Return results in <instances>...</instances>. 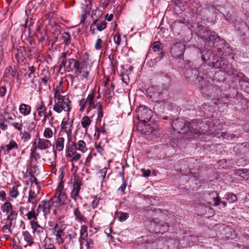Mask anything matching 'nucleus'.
<instances>
[{
  "label": "nucleus",
  "mask_w": 249,
  "mask_h": 249,
  "mask_svg": "<svg viewBox=\"0 0 249 249\" xmlns=\"http://www.w3.org/2000/svg\"><path fill=\"white\" fill-rule=\"evenodd\" d=\"M219 120L213 121L206 120L200 123L196 120H193L192 122H186L184 120L178 119L172 122V125L175 131L178 133H186L191 132L198 134H212L220 130L221 127L217 126L219 124Z\"/></svg>",
  "instance_id": "obj_1"
},
{
  "label": "nucleus",
  "mask_w": 249,
  "mask_h": 249,
  "mask_svg": "<svg viewBox=\"0 0 249 249\" xmlns=\"http://www.w3.org/2000/svg\"><path fill=\"white\" fill-rule=\"evenodd\" d=\"M196 30L197 36L204 41L205 46L212 48L214 47L215 42L219 39L215 32L202 25L197 26Z\"/></svg>",
  "instance_id": "obj_2"
},
{
  "label": "nucleus",
  "mask_w": 249,
  "mask_h": 249,
  "mask_svg": "<svg viewBox=\"0 0 249 249\" xmlns=\"http://www.w3.org/2000/svg\"><path fill=\"white\" fill-rule=\"evenodd\" d=\"M202 68L200 67L198 69L193 68L190 66V63L186 64L184 68V73L185 76L187 80L192 79L193 80H197L199 84L207 77L206 75L205 77L204 72L202 71Z\"/></svg>",
  "instance_id": "obj_3"
},
{
  "label": "nucleus",
  "mask_w": 249,
  "mask_h": 249,
  "mask_svg": "<svg viewBox=\"0 0 249 249\" xmlns=\"http://www.w3.org/2000/svg\"><path fill=\"white\" fill-rule=\"evenodd\" d=\"M58 198L56 196H53L49 200H42L38 205V209L41 210L44 216L50 213L51 210L53 208H58L64 204L63 203L64 196Z\"/></svg>",
  "instance_id": "obj_4"
},
{
  "label": "nucleus",
  "mask_w": 249,
  "mask_h": 249,
  "mask_svg": "<svg viewBox=\"0 0 249 249\" xmlns=\"http://www.w3.org/2000/svg\"><path fill=\"white\" fill-rule=\"evenodd\" d=\"M205 78L200 84L202 93L213 99H218L221 94V90L217 86L210 84L209 80Z\"/></svg>",
  "instance_id": "obj_5"
},
{
  "label": "nucleus",
  "mask_w": 249,
  "mask_h": 249,
  "mask_svg": "<svg viewBox=\"0 0 249 249\" xmlns=\"http://www.w3.org/2000/svg\"><path fill=\"white\" fill-rule=\"evenodd\" d=\"M159 75L161 78V80L162 82V86L164 87V89H159L157 87H152V89L156 90V91L153 93L154 96L159 97L160 96V97L162 98V94L165 93V92L167 93L166 89L168 88L171 85V77L168 74L165 73L162 71L160 72Z\"/></svg>",
  "instance_id": "obj_6"
},
{
  "label": "nucleus",
  "mask_w": 249,
  "mask_h": 249,
  "mask_svg": "<svg viewBox=\"0 0 249 249\" xmlns=\"http://www.w3.org/2000/svg\"><path fill=\"white\" fill-rule=\"evenodd\" d=\"M95 92H92L89 94L86 99L83 98L79 101L80 108L79 111L82 112L85 110L86 107L87 106V114H88L96 106V102H98L94 99Z\"/></svg>",
  "instance_id": "obj_7"
},
{
  "label": "nucleus",
  "mask_w": 249,
  "mask_h": 249,
  "mask_svg": "<svg viewBox=\"0 0 249 249\" xmlns=\"http://www.w3.org/2000/svg\"><path fill=\"white\" fill-rule=\"evenodd\" d=\"M41 3H38L37 0H34L33 1L29 2L26 6L25 9V14L28 17V18H27L25 22V28H26L27 27H28V30L29 31L31 30V27L33 24L34 21H32V20L30 19V23L29 25H28V23L29 22V19L31 18L32 15L36 12V9L38 8L39 5Z\"/></svg>",
  "instance_id": "obj_8"
},
{
  "label": "nucleus",
  "mask_w": 249,
  "mask_h": 249,
  "mask_svg": "<svg viewBox=\"0 0 249 249\" xmlns=\"http://www.w3.org/2000/svg\"><path fill=\"white\" fill-rule=\"evenodd\" d=\"M1 210L5 213L6 217L3 220H16L18 216V212L13 208L12 204L9 202H5L1 206Z\"/></svg>",
  "instance_id": "obj_9"
},
{
  "label": "nucleus",
  "mask_w": 249,
  "mask_h": 249,
  "mask_svg": "<svg viewBox=\"0 0 249 249\" xmlns=\"http://www.w3.org/2000/svg\"><path fill=\"white\" fill-rule=\"evenodd\" d=\"M138 118L140 121L147 123L152 118L153 112L145 106H140L137 108Z\"/></svg>",
  "instance_id": "obj_10"
},
{
  "label": "nucleus",
  "mask_w": 249,
  "mask_h": 249,
  "mask_svg": "<svg viewBox=\"0 0 249 249\" xmlns=\"http://www.w3.org/2000/svg\"><path fill=\"white\" fill-rule=\"evenodd\" d=\"M185 50V46L181 42H178L172 45L170 53L173 57L181 59L183 57Z\"/></svg>",
  "instance_id": "obj_11"
},
{
  "label": "nucleus",
  "mask_w": 249,
  "mask_h": 249,
  "mask_svg": "<svg viewBox=\"0 0 249 249\" xmlns=\"http://www.w3.org/2000/svg\"><path fill=\"white\" fill-rule=\"evenodd\" d=\"M12 50L16 59L18 62L22 61L25 58L27 51L24 47L14 44L13 45Z\"/></svg>",
  "instance_id": "obj_12"
},
{
  "label": "nucleus",
  "mask_w": 249,
  "mask_h": 249,
  "mask_svg": "<svg viewBox=\"0 0 249 249\" xmlns=\"http://www.w3.org/2000/svg\"><path fill=\"white\" fill-rule=\"evenodd\" d=\"M34 144L36 145L35 147L41 150L47 149L52 146L50 141L45 138H40L38 134L36 136Z\"/></svg>",
  "instance_id": "obj_13"
},
{
  "label": "nucleus",
  "mask_w": 249,
  "mask_h": 249,
  "mask_svg": "<svg viewBox=\"0 0 249 249\" xmlns=\"http://www.w3.org/2000/svg\"><path fill=\"white\" fill-rule=\"evenodd\" d=\"M53 234L56 237V240L59 244L63 243L64 240L62 237L64 235L65 232L63 228V225L60 223H56L53 229Z\"/></svg>",
  "instance_id": "obj_14"
},
{
  "label": "nucleus",
  "mask_w": 249,
  "mask_h": 249,
  "mask_svg": "<svg viewBox=\"0 0 249 249\" xmlns=\"http://www.w3.org/2000/svg\"><path fill=\"white\" fill-rule=\"evenodd\" d=\"M199 51L201 54V59L204 62H208V63L215 60L218 58L216 57V55H214L211 50L205 49L203 51L199 50Z\"/></svg>",
  "instance_id": "obj_15"
},
{
  "label": "nucleus",
  "mask_w": 249,
  "mask_h": 249,
  "mask_svg": "<svg viewBox=\"0 0 249 249\" xmlns=\"http://www.w3.org/2000/svg\"><path fill=\"white\" fill-rule=\"evenodd\" d=\"M89 54L88 53H85L80 59L81 66L85 71V74L86 76L89 77V71H90V68L88 67V63L89 61Z\"/></svg>",
  "instance_id": "obj_16"
},
{
  "label": "nucleus",
  "mask_w": 249,
  "mask_h": 249,
  "mask_svg": "<svg viewBox=\"0 0 249 249\" xmlns=\"http://www.w3.org/2000/svg\"><path fill=\"white\" fill-rule=\"evenodd\" d=\"M81 66L79 61L77 59H75L72 65V71H74V74L76 75H80L82 79H87L88 77L86 76L85 71Z\"/></svg>",
  "instance_id": "obj_17"
},
{
  "label": "nucleus",
  "mask_w": 249,
  "mask_h": 249,
  "mask_svg": "<svg viewBox=\"0 0 249 249\" xmlns=\"http://www.w3.org/2000/svg\"><path fill=\"white\" fill-rule=\"evenodd\" d=\"M81 66L79 61L77 59H75L72 65V71H74V74L76 75H80L82 79H87L88 77L86 76L85 71Z\"/></svg>",
  "instance_id": "obj_18"
},
{
  "label": "nucleus",
  "mask_w": 249,
  "mask_h": 249,
  "mask_svg": "<svg viewBox=\"0 0 249 249\" xmlns=\"http://www.w3.org/2000/svg\"><path fill=\"white\" fill-rule=\"evenodd\" d=\"M58 102H59L62 107L63 108V110L67 111V115L69 116V111L71 109V101L69 98L66 97L65 96H59L58 99Z\"/></svg>",
  "instance_id": "obj_19"
},
{
  "label": "nucleus",
  "mask_w": 249,
  "mask_h": 249,
  "mask_svg": "<svg viewBox=\"0 0 249 249\" xmlns=\"http://www.w3.org/2000/svg\"><path fill=\"white\" fill-rule=\"evenodd\" d=\"M81 185V181L78 179L75 180L73 183V189L71 191V196L75 202H76L77 197L79 196Z\"/></svg>",
  "instance_id": "obj_20"
},
{
  "label": "nucleus",
  "mask_w": 249,
  "mask_h": 249,
  "mask_svg": "<svg viewBox=\"0 0 249 249\" xmlns=\"http://www.w3.org/2000/svg\"><path fill=\"white\" fill-rule=\"evenodd\" d=\"M64 196V200H63V203L65 204L66 200L67 199V196L64 190L63 183L61 181L57 187L56 190V193L53 196H56L58 198H62L61 197Z\"/></svg>",
  "instance_id": "obj_21"
},
{
  "label": "nucleus",
  "mask_w": 249,
  "mask_h": 249,
  "mask_svg": "<svg viewBox=\"0 0 249 249\" xmlns=\"http://www.w3.org/2000/svg\"><path fill=\"white\" fill-rule=\"evenodd\" d=\"M208 65L215 69H221L224 71H227L226 68L225 67V62L221 58L217 60H213L207 63Z\"/></svg>",
  "instance_id": "obj_22"
},
{
  "label": "nucleus",
  "mask_w": 249,
  "mask_h": 249,
  "mask_svg": "<svg viewBox=\"0 0 249 249\" xmlns=\"http://www.w3.org/2000/svg\"><path fill=\"white\" fill-rule=\"evenodd\" d=\"M71 142V148H73L75 150H78L83 152H85L87 150V144L83 140H79L77 142Z\"/></svg>",
  "instance_id": "obj_23"
},
{
  "label": "nucleus",
  "mask_w": 249,
  "mask_h": 249,
  "mask_svg": "<svg viewBox=\"0 0 249 249\" xmlns=\"http://www.w3.org/2000/svg\"><path fill=\"white\" fill-rule=\"evenodd\" d=\"M73 214L75 216V220L76 221L81 223L87 222V219L81 213L78 206L74 209Z\"/></svg>",
  "instance_id": "obj_24"
},
{
  "label": "nucleus",
  "mask_w": 249,
  "mask_h": 249,
  "mask_svg": "<svg viewBox=\"0 0 249 249\" xmlns=\"http://www.w3.org/2000/svg\"><path fill=\"white\" fill-rule=\"evenodd\" d=\"M30 223L34 232H36L39 236L43 233V228L38 224L36 220H33L31 221Z\"/></svg>",
  "instance_id": "obj_25"
},
{
  "label": "nucleus",
  "mask_w": 249,
  "mask_h": 249,
  "mask_svg": "<svg viewBox=\"0 0 249 249\" xmlns=\"http://www.w3.org/2000/svg\"><path fill=\"white\" fill-rule=\"evenodd\" d=\"M13 221H6V222L1 227V230L4 233V236L7 239L10 234H12L11 227Z\"/></svg>",
  "instance_id": "obj_26"
},
{
  "label": "nucleus",
  "mask_w": 249,
  "mask_h": 249,
  "mask_svg": "<svg viewBox=\"0 0 249 249\" xmlns=\"http://www.w3.org/2000/svg\"><path fill=\"white\" fill-rule=\"evenodd\" d=\"M206 197L212 199L214 201V205L218 206L220 204L221 199L218 196V193L215 191L209 192L207 194Z\"/></svg>",
  "instance_id": "obj_27"
},
{
  "label": "nucleus",
  "mask_w": 249,
  "mask_h": 249,
  "mask_svg": "<svg viewBox=\"0 0 249 249\" xmlns=\"http://www.w3.org/2000/svg\"><path fill=\"white\" fill-rule=\"evenodd\" d=\"M43 249H56L51 238L46 236L41 243Z\"/></svg>",
  "instance_id": "obj_28"
},
{
  "label": "nucleus",
  "mask_w": 249,
  "mask_h": 249,
  "mask_svg": "<svg viewBox=\"0 0 249 249\" xmlns=\"http://www.w3.org/2000/svg\"><path fill=\"white\" fill-rule=\"evenodd\" d=\"M72 121L71 122V124H70L69 125H65L63 127H61V131H63L65 132L67 135L68 141L69 142V144H70V142L71 141L72 138Z\"/></svg>",
  "instance_id": "obj_29"
},
{
  "label": "nucleus",
  "mask_w": 249,
  "mask_h": 249,
  "mask_svg": "<svg viewBox=\"0 0 249 249\" xmlns=\"http://www.w3.org/2000/svg\"><path fill=\"white\" fill-rule=\"evenodd\" d=\"M18 145L14 140H10L9 143L5 145L4 148L1 146V149H5L7 153H9L11 150L14 149H18Z\"/></svg>",
  "instance_id": "obj_30"
},
{
  "label": "nucleus",
  "mask_w": 249,
  "mask_h": 249,
  "mask_svg": "<svg viewBox=\"0 0 249 249\" xmlns=\"http://www.w3.org/2000/svg\"><path fill=\"white\" fill-rule=\"evenodd\" d=\"M37 194L35 191L30 190L29 192V196L28 198V202L31 203L33 206L36 207L37 203Z\"/></svg>",
  "instance_id": "obj_31"
},
{
  "label": "nucleus",
  "mask_w": 249,
  "mask_h": 249,
  "mask_svg": "<svg viewBox=\"0 0 249 249\" xmlns=\"http://www.w3.org/2000/svg\"><path fill=\"white\" fill-rule=\"evenodd\" d=\"M71 54V53H70L69 51L64 52L60 53L58 57V59L61 61V63L60 64V67L61 68L62 67V66L65 63V62H66L68 59L70 58Z\"/></svg>",
  "instance_id": "obj_32"
},
{
  "label": "nucleus",
  "mask_w": 249,
  "mask_h": 249,
  "mask_svg": "<svg viewBox=\"0 0 249 249\" xmlns=\"http://www.w3.org/2000/svg\"><path fill=\"white\" fill-rule=\"evenodd\" d=\"M36 36L38 40L40 42H43L47 38L46 32L45 31H41L40 25L37 26V28L36 31Z\"/></svg>",
  "instance_id": "obj_33"
},
{
  "label": "nucleus",
  "mask_w": 249,
  "mask_h": 249,
  "mask_svg": "<svg viewBox=\"0 0 249 249\" xmlns=\"http://www.w3.org/2000/svg\"><path fill=\"white\" fill-rule=\"evenodd\" d=\"M20 113L24 116H27L30 114L31 107L27 104H21L19 107Z\"/></svg>",
  "instance_id": "obj_34"
},
{
  "label": "nucleus",
  "mask_w": 249,
  "mask_h": 249,
  "mask_svg": "<svg viewBox=\"0 0 249 249\" xmlns=\"http://www.w3.org/2000/svg\"><path fill=\"white\" fill-rule=\"evenodd\" d=\"M16 71L11 66H8L6 68L4 72V76L8 78L11 79L14 77L16 74Z\"/></svg>",
  "instance_id": "obj_35"
},
{
  "label": "nucleus",
  "mask_w": 249,
  "mask_h": 249,
  "mask_svg": "<svg viewBox=\"0 0 249 249\" xmlns=\"http://www.w3.org/2000/svg\"><path fill=\"white\" fill-rule=\"evenodd\" d=\"M24 240L28 243L29 246H32L34 243V238L31 233L27 231H23L22 232Z\"/></svg>",
  "instance_id": "obj_36"
},
{
  "label": "nucleus",
  "mask_w": 249,
  "mask_h": 249,
  "mask_svg": "<svg viewBox=\"0 0 249 249\" xmlns=\"http://www.w3.org/2000/svg\"><path fill=\"white\" fill-rule=\"evenodd\" d=\"M236 174L245 180H249V170L248 169H238L236 170Z\"/></svg>",
  "instance_id": "obj_37"
},
{
  "label": "nucleus",
  "mask_w": 249,
  "mask_h": 249,
  "mask_svg": "<svg viewBox=\"0 0 249 249\" xmlns=\"http://www.w3.org/2000/svg\"><path fill=\"white\" fill-rule=\"evenodd\" d=\"M232 231V229L229 226H227V227L223 228L222 232V234L224 236H223L222 237V238L224 239H229L230 238L232 239L233 237L232 236V235H231Z\"/></svg>",
  "instance_id": "obj_38"
},
{
  "label": "nucleus",
  "mask_w": 249,
  "mask_h": 249,
  "mask_svg": "<svg viewBox=\"0 0 249 249\" xmlns=\"http://www.w3.org/2000/svg\"><path fill=\"white\" fill-rule=\"evenodd\" d=\"M82 8L86 13H89L91 9L92 1L91 0H82L81 2Z\"/></svg>",
  "instance_id": "obj_39"
},
{
  "label": "nucleus",
  "mask_w": 249,
  "mask_h": 249,
  "mask_svg": "<svg viewBox=\"0 0 249 249\" xmlns=\"http://www.w3.org/2000/svg\"><path fill=\"white\" fill-rule=\"evenodd\" d=\"M27 54L26 55L29 58H33L35 55H36L37 53V49L36 46H27Z\"/></svg>",
  "instance_id": "obj_40"
},
{
  "label": "nucleus",
  "mask_w": 249,
  "mask_h": 249,
  "mask_svg": "<svg viewBox=\"0 0 249 249\" xmlns=\"http://www.w3.org/2000/svg\"><path fill=\"white\" fill-rule=\"evenodd\" d=\"M94 108L96 109L97 120L100 121L103 117V109L102 103L100 102H96V106Z\"/></svg>",
  "instance_id": "obj_41"
},
{
  "label": "nucleus",
  "mask_w": 249,
  "mask_h": 249,
  "mask_svg": "<svg viewBox=\"0 0 249 249\" xmlns=\"http://www.w3.org/2000/svg\"><path fill=\"white\" fill-rule=\"evenodd\" d=\"M65 139L63 137H58L55 142V148L60 152L63 150Z\"/></svg>",
  "instance_id": "obj_42"
},
{
  "label": "nucleus",
  "mask_w": 249,
  "mask_h": 249,
  "mask_svg": "<svg viewBox=\"0 0 249 249\" xmlns=\"http://www.w3.org/2000/svg\"><path fill=\"white\" fill-rule=\"evenodd\" d=\"M74 58H70L68 60L65 62V63L62 66L64 70L70 72H72V65H73V61H74Z\"/></svg>",
  "instance_id": "obj_43"
},
{
  "label": "nucleus",
  "mask_w": 249,
  "mask_h": 249,
  "mask_svg": "<svg viewBox=\"0 0 249 249\" xmlns=\"http://www.w3.org/2000/svg\"><path fill=\"white\" fill-rule=\"evenodd\" d=\"M80 242L82 243V240H85L88 237V227L85 225H83L81 227L80 229Z\"/></svg>",
  "instance_id": "obj_44"
},
{
  "label": "nucleus",
  "mask_w": 249,
  "mask_h": 249,
  "mask_svg": "<svg viewBox=\"0 0 249 249\" xmlns=\"http://www.w3.org/2000/svg\"><path fill=\"white\" fill-rule=\"evenodd\" d=\"M50 78V74L48 71L43 70L41 73V80L42 83L46 85Z\"/></svg>",
  "instance_id": "obj_45"
},
{
  "label": "nucleus",
  "mask_w": 249,
  "mask_h": 249,
  "mask_svg": "<svg viewBox=\"0 0 249 249\" xmlns=\"http://www.w3.org/2000/svg\"><path fill=\"white\" fill-rule=\"evenodd\" d=\"M36 110L39 117H42L46 113L47 108L45 106L44 103L43 101H41L40 104L37 107Z\"/></svg>",
  "instance_id": "obj_46"
},
{
  "label": "nucleus",
  "mask_w": 249,
  "mask_h": 249,
  "mask_svg": "<svg viewBox=\"0 0 249 249\" xmlns=\"http://www.w3.org/2000/svg\"><path fill=\"white\" fill-rule=\"evenodd\" d=\"M35 208L36 207L32 206L31 210L25 214V215L27 216L28 220H31L33 219V220H36L37 219V213L36 214V213L35 211Z\"/></svg>",
  "instance_id": "obj_47"
},
{
  "label": "nucleus",
  "mask_w": 249,
  "mask_h": 249,
  "mask_svg": "<svg viewBox=\"0 0 249 249\" xmlns=\"http://www.w3.org/2000/svg\"><path fill=\"white\" fill-rule=\"evenodd\" d=\"M239 83L241 89L249 94V82L242 79L239 80Z\"/></svg>",
  "instance_id": "obj_48"
},
{
  "label": "nucleus",
  "mask_w": 249,
  "mask_h": 249,
  "mask_svg": "<svg viewBox=\"0 0 249 249\" xmlns=\"http://www.w3.org/2000/svg\"><path fill=\"white\" fill-rule=\"evenodd\" d=\"M91 121L88 116L83 117L81 120L82 126L85 129H87L91 124Z\"/></svg>",
  "instance_id": "obj_49"
},
{
  "label": "nucleus",
  "mask_w": 249,
  "mask_h": 249,
  "mask_svg": "<svg viewBox=\"0 0 249 249\" xmlns=\"http://www.w3.org/2000/svg\"><path fill=\"white\" fill-rule=\"evenodd\" d=\"M30 158L31 160L34 161L36 162L40 158L39 154L36 152V148L35 147L31 151Z\"/></svg>",
  "instance_id": "obj_50"
},
{
  "label": "nucleus",
  "mask_w": 249,
  "mask_h": 249,
  "mask_svg": "<svg viewBox=\"0 0 249 249\" xmlns=\"http://www.w3.org/2000/svg\"><path fill=\"white\" fill-rule=\"evenodd\" d=\"M61 37L66 45L68 46L71 44V36L69 33L64 32L62 34Z\"/></svg>",
  "instance_id": "obj_51"
},
{
  "label": "nucleus",
  "mask_w": 249,
  "mask_h": 249,
  "mask_svg": "<svg viewBox=\"0 0 249 249\" xmlns=\"http://www.w3.org/2000/svg\"><path fill=\"white\" fill-rule=\"evenodd\" d=\"M225 199L228 200L229 203H233L237 200V197L236 195L229 193L225 195Z\"/></svg>",
  "instance_id": "obj_52"
},
{
  "label": "nucleus",
  "mask_w": 249,
  "mask_h": 249,
  "mask_svg": "<svg viewBox=\"0 0 249 249\" xmlns=\"http://www.w3.org/2000/svg\"><path fill=\"white\" fill-rule=\"evenodd\" d=\"M117 217L121 222H123L126 220L129 217L128 213L120 212L116 214Z\"/></svg>",
  "instance_id": "obj_53"
},
{
  "label": "nucleus",
  "mask_w": 249,
  "mask_h": 249,
  "mask_svg": "<svg viewBox=\"0 0 249 249\" xmlns=\"http://www.w3.org/2000/svg\"><path fill=\"white\" fill-rule=\"evenodd\" d=\"M20 135L21 136V138L24 142L28 141L31 138L30 133L27 131L22 132V131H21V132H20Z\"/></svg>",
  "instance_id": "obj_54"
},
{
  "label": "nucleus",
  "mask_w": 249,
  "mask_h": 249,
  "mask_svg": "<svg viewBox=\"0 0 249 249\" xmlns=\"http://www.w3.org/2000/svg\"><path fill=\"white\" fill-rule=\"evenodd\" d=\"M94 14H91V18L92 20V23L96 24L98 21L99 17L101 16V12L100 10H96Z\"/></svg>",
  "instance_id": "obj_55"
},
{
  "label": "nucleus",
  "mask_w": 249,
  "mask_h": 249,
  "mask_svg": "<svg viewBox=\"0 0 249 249\" xmlns=\"http://www.w3.org/2000/svg\"><path fill=\"white\" fill-rule=\"evenodd\" d=\"M107 22L105 20H103L101 21L100 23L97 22V24L95 25L97 30L102 31L107 27Z\"/></svg>",
  "instance_id": "obj_56"
},
{
  "label": "nucleus",
  "mask_w": 249,
  "mask_h": 249,
  "mask_svg": "<svg viewBox=\"0 0 249 249\" xmlns=\"http://www.w3.org/2000/svg\"><path fill=\"white\" fill-rule=\"evenodd\" d=\"M43 136L46 139L52 138L53 136L52 130L50 128H45L43 133Z\"/></svg>",
  "instance_id": "obj_57"
},
{
  "label": "nucleus",
  "mask_w": 249,
  "mask_h": 249,
  "mask_svg": "<svg viewBox=\"0 0 249 249\" xmlns=\"http://www.w3.org/2000/svg\"><path fill=\"white\" fill-rule=\"evenodd\" d=\"M152 48L155 52H160L162 49V44L159 41H155L153 44Z\"/></svg>",
  "instance_id": "obj_58"
},
{
  "label": "nucleus",
  "mask_w": 249,
  "mask_h": 249,
  "mask_svg": "<svg viewBox=\"0 0 249 249\" xmlns=\"http://www.w3.org/2000/svg\"><path fill=\"white\" fill-rule=\"evenodd\" d=\"M101 198L98 196H95L94 197V199L91 202L92 208L95 209L98 207L99 201L101 200Z\"/></svg>",
  "instance_id": "obj_59"
},
{
  "label": "nucleus",
  "mask_w": 249,
  "mask_h": 249,
  "mask_svg": "<svg viewBox=\"0 0 249 249\" xmlns=\"http://www.w3.org/2000/svg\"><path fill=\"white\" fill-rule=\"evenodd\" d=\"M36 124L35 122H31L27 126V130L30 132H35L37 130Z\"/></svg>",
  "instance_id": "obj_60"
},
{
  "label": "nucleus",
  "mask_w": 249,
  "mask_h": 249,
  "mask_svg": "<svg viewBox=\"0 0 249 249\" xmlns=\"http://www.w3.org/2000/svg\"><path fill=\"white\" fill-rule=\"evenodd\" d=\"M103 44H104V43H103V40L100 38H98L95 42V46H94V48H95V50H101L103 46Z\"/></svg>",
  "instance_id": "obj_61"
},
{
  "label": "nucleus",
  "mask_w": 249,
  "mask_h": 249,
  "mask_svg": "<svg viewBox=\"0 0 249 249\" xmlns=\"http://www.w3.org/2000/svg\"><path fill=\"white\" fill-rule=\"evenodd\" d=\"M113 40L114 43L116 44L117 47H118L121 41V35L119 32H117L114 35Z\"/></svg>",
  "instance_id": "obj_62"
},
{
  "label": "nucleus",
  "mask_w": 249,
  "mask_h": 249,
  "mask_svg": "<svg viewBox=\"0 0 249 249\" xmlns=\"http://www.w3.org/2000/svg\"><path fill=\"white\" fill-rule=\"evenodd\" d=\"M112 91L107 87H105L104 89V96L107 98L110 99L112 97Z\"/></svg>",
  "instance_id": "obj_63"
},
{
  "label": "nucleus",
  "mask_w": 249,
  "mask_h": 249,
  "mask_svg": "<svg viewBox=\"0 0 249 249\" xmlns=\"http://www.w3.org/2000/svg\"><path fill=\"white\" fill-rule=\"evenodd\" d=\"M19 195L17 187H13L10 191V195L13 198H16Z\"/></svg>",
  "instance_id": "obj_64"
}]
</instances>
